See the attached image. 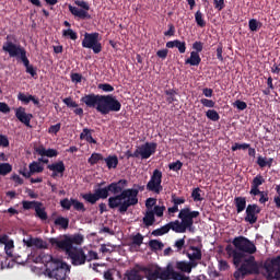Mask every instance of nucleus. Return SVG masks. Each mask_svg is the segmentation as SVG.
<instances>
[{
	"label": "nucleus",
	"mask_w": 280,
	"mask_h": 280,
	"mask_svg": "<svg viewBox=\"0 0 280 280\" xmlns=\"http://www.w3.org/2000/svg\"><path fill=\"white\" fill-rule=\"evenodd\" d=\"M103 185H106V182L97 184L98 188L94 190V194H83L81 197L86 202H90V205H95L97 200H106L109 192L114 194L113 197L108 198V207L109 209H118V213L122 214L126 213L130 207L139 205V189H126V187H128L127 179H120L101 188Z\"/></svg>",
	"instance_id": "nucleus-1"
},
{
	"label": "nucleus",
	"mask_w": 280,
	"mask_h": 280,
	"mask_svg": "<svg viewBox=\"0 0 280 280\" xmlns=\"http://www.w3.org/2000/svg\"><path fill=\"white\" fill-rule=\"evenodd\" d=\"M80 102L85 104L86 108H92L100 115H110V113H119L121 110V102L113 94L90 93L82 96Z\"/></svg>",
	"instance_id": "nucleus-2"
},
{
	"label": "nucleus",
	"mask_w": 280,
	"mask_h": 280,
	"mask_svg": "<svg viewBox=\"0 0 280 280\" xmlns=\"http://www.w3.org/2000/svg\"><path fill=\"white\" fill-rule=\"evenodd\" d=\"M232 245H226L225 252L230 259H232L235 268H238L240 264H242V259L246 257V255H255L257 253V246L253 241L248 240L245 236H236L232 241Z\"/></svg>",
	"instance_id": "nucleus-3"
},
{
	"label": "nucleus",
	"mask_w": 280,
	"mask_h": 280,
	"mask_svg": "<svg viewBox=\"0 0 280 280\" xmlns=\"http://www.w3.org/2000/svg\"><path fill=\"white\" fill-rule=\"evenodd\" d=\"M200 217V212L196 210H191V208L186 207L179 210L178 219L173 221V224L175 225V229L177 230V233H194V220L196 218Z\"/></svg>",
	"instance_id": "nucleus-4"
},
{
	"label": "nucleus",
	"mask_w": 280,
	"mask_h": 280,
	"mask_svg": "<svg viewBox=\"0 0 280 280\" xmlns=\"http://www.w3.org/2000/svg\"><path fill=\"white\" fill-rule=\"evenodd\" d=\"M2 51L8 54L10 58H19L23 62L25 69L32 67V65H30V59L27 58V50L20 44L12 42V35H7L5 42L2 45Z\"/></svg>",
	"instance_id": "nucleus-5"
},
{
	"label": "nucleus",
	"mask_w": 280,
	"mask_h": 280,
	"mask_svg": "<svg viewBox=\"0 0 280 280\" xmlns=\"http://www.w3.org/2000/svg\"><path fill=\"white\" fill-rule=\"evenodd\" d=\"M46 275L49 279L67 280V272H70L69 265L61 260L54 259L52 256H47Z\"/></svg>",
	"instance_id": "nucleus-6"
},
{
	"label": "nucleus",
	"mask_w": 280,
	"mask_h": 280,
	"mask_svg": "<svg viewBox=\"0 0 280 280\" xmlns=\"http://www.w3.org/2000/svg\"><path fill=\"white\" fill-rule=\"evenodd\" d=\"M49 244L56 248V250H69L73 248H80L84 244V235L74 234L72 236L65 235L62 240L51 237ZM75 245V246H74Z\"/></svg>",
	"instance_id": "nucleus-7"
},
{
	"label": "nucleus",
	"mask_w": 280,
	"mask_h": 280,
	"mask_svg": "<svg viewBox=\"0 0 280 280\" xmlns=\"http://www.w3.org/2000/svg\"><path fill=\"white\" fill-rule=\"evenodd\" d=\"M156 148H159L156 142H145L144 144L137 147L133 153L127 151L125 154L127 159H141L142 161H145L150 159L152 154H156Z\"/></svg>",
	"instance_id": "nucleus-8"
},
{
	"label": "nucleus",
	"mask_w": 280,
	"mask_h": 280,
	"mask_svg": "<svg viewBox=\"0 0 280 280\" xmlns=\"http://www.w3.org/2000/svg\"><path fill=\"white\" fill-rule=\"evenodd\" d=\"M140 270L144 272V279L147 280H170L168 267L165 269L161 267H141Z\"/></svg>",
	"instance_id": "nucleus-9"
},
{
	"label": "nucleus",
	"mask_w": 280,
	"mask_h": 280,
	"mask_svg": "<svg viewBox=\"0 0 280 280\" xmlns=\"http://www.w3.org/2000/svg\"><path fill=\"white\" fill-rule=\"evenodd\" d=\"M82 47L84 49H92L93 54H101L102 51V43H100V33H85Z\"/></svg>",
	"instance_id": "nucleus-10"
},
{
	"label": "nucleus",
	"mask_w": 280,
	"mask_h": 280,
	"mask_svg": "<svg viewBox=\"0 0 280 280\" xmlns=\"http://www.w3.org/2000/svg\"><path fill=\"white\" fill-rule=\"evenodd\" d=\"M264 268L266 270V278L268 280H279L280 279V255L272 259H267L264 262Z\"/></svg>",
	"instance_id": "nucleus-11"
},
{
	"label": "nucleus",
	"mask_w": 280,
	"mask_h": 280,
	"mask_svg": "<svg viewBox=\"0 0 280 280\" xmlns=\"http://www.w3.org/2000/svg\"><path fill=\"white\" fill-rule=\"evenodd\" d=\"M61 253H66L72 266H84V264H86V254L84 253V249L82 247L61 249Z\"/></svg>",
	"instance_id": "nucleus-12"
},
{
	"label": "nucleus",
	"mask_w": 280,
	"mask_h": 280,
	"mask_svg": "<svg viewBox=\"0 0 280 280\" xmlns=\"http://www.w3.org/2000/svg\"><path fill=\"white\" fill-rule=\"evenodd\" d=\"M163 172L161 170L155 168L153 174L151 175L150 180L147 184V190L152 191L153 194H161L163 191Z\"/></svg>",
	"instance_id": "nucleus-13"
},
{
	"label": "nucleus",
	"mask_w": 280,
	"mask_h": 280,
	"mask_svg": "<svg viewBox=\"0 0 280 280\" xmlns=\"http://www.w3.org/2000/svg\"><path fill=\"white\" fill-rule=\"evenodd\" d=\"M240 267L245 269L248 275H259V264L255 260V256H244Z\"/></svg>",
	"instance_id": "nucleus-14"
},
{
	"label": "nucleus",
	"mask_w": 280,
	"mask_h": 280,
	"mask_svg": "<svg viewBox=\"0 0 280 280\" xmlns=\"http://www.w3.org/2000/svg\"><path fill=\"white\" fill-rule=\"evenodd\" d=\"M183 255H186V257L189 259V262L197 267L198 261L202 259V249H200V247L190 245L188 249L183 252Z\"/></svg>",
	"instance_id": "nucleus-15"
},
{
	"label": "nucleus",
	"mask_w": 280,
	"mask_h": 280,
	"mask_svg": "<svg viewBox=\"0 0 280 280\" xmlns=\"http://www.w3.org/2000/svg\"><path fill=\"white\" fill-rule=\"evenodd\" d=\"M259 213H261V208H259L257 203H249L245 210V222L256 224Z\"/></svg>",
	"instance_id": "nucleus-16"
},
{
	"label": "nucleus",
	"mask_w": 280,
	"mask_h": 280,
	"mask_svg": "<svg viewBox=\"0 0 280 280\" xmlns=\"http://www.w3.org/2000/svg\"><path fill=\"white\" fill-rule=\"evenodd\" d=\"M15 117L21 121V124H24L26 128H32V119H34L33 114H26L25 107H18L15 109Z\"/></svg>",
	"instance_id": "nucleus-17"
},
{
	"label": "nucleus",
	"mask_w": 280,
	"mask_h": 280,
	"mask_svg": "<svg viewBox=\"0 0 280 280\" xmlns=\"http://www.w3.org/2000/svg\"><path fill=\"white\" fill-rule=\"evenodd\" d=\"M170 231L178 233V230H176V225H174V221L168 222L160 229L153 230L151 235H153L154 237H161V235H166V233H170Z\"/></svg>",
	"instance_id": "nucleus-18"
},
{
	"label": "nucleus",
	"mask_w": 280,
	"mask_h": 280,
	"mask_svg": "<svg viewBox=\"0 0 280 280\" xmlns=\"http://www.w3.org/2000/svg\"><path fill=\"white\" fill-rule=\"evenodd\" d=\"M47 170L52 172L51 178H56V176H58V174H61V176H62L65 174V171L67 170V167L65 166V162L59 161V162L49 164L47 166Z\"/></svg>",
	"instance_id": "nucleus-19"
},
{
	"label": "nucleus",
	"mask_w": 280,
	"mask_h": 280,
	"mask_svg": "<svg viewBox=\"0 0 280 280\" xmlns=\"http://www.w3.org/2000/svg\"><path fill=\"white\" fill-rule=\"evenodd\" d=\"M141 272H143V270H141V267L139 269H129L125 272L124 280H143L145 279V277Z\"/></svg>",
	"instance_id": "nucleus-20"
},
{
	"label": "nucleus",
	"mask_w": 280,
	"mask_h": 280,
	"mask_svg": "<svg viewBox=\"0 0 280 280\" xmlns=\"http://www.w3.org/2000/svg\"><path fill=\"white\" fill-rule=\"evenodd\" d=\"M69 11L73 16L81 19L82 21H86L91 19V14H89V10L79 9L78 7L69 5Z\"/></svg>",
	"instance_id": "nucleus-21"
},
{
	"label": "nucleus",
	"mask_w": 280,
	"mask_h": 280,
	"mask_svg": "<svg viewBox=\"0 0 280 280\" xmlns=\"http://www.w3.org/2000/svg\"><path fill=\"white\" fill-rule=\"evenodd\" d=\"M167 49H178L179 54H185L187 51V43L180 42L179 39L171 40L166 43Z\"/></svg>",
	"instance_id": "nucleus-22"
},
{
	"label": "nucleus",
	"mask_w": 280,
	"mask_h": 280,
	"mask_svg": "<svg viewBox=\"0 0 280 280\" xmlns=\"http://www.w3.org/2000/svg\"><path fill=\"white\" fill-rule=\"evenodd\" d=\"M18 100H19V102H22V104H30L31 102H33V104L35 106H39V104H40V101L38 98H36V96H34L32 94L26 95L23 92H20L18 94Z\"/></svg>",
	"instance_id": "nucleus-23"
},
{
	"label": "nucleus",
	"mask_w": 280,
	"mask_h": 280,
	"mask_svg": "<svg viewBox=\"0 0 280 280\" xmlns=\"http://www.w3.org/2000/svg\"><path fill=\"white\" fill-rule=\"evenodd\" d=\"M175 268L176 270H179L180 272H191V269L192 268H196V265H192V262L187 261V260H179V261H176L175 264Z\"/></svg>",
	"instance_id": "nucleus-24"
},
{
	"label": "nucleus",
	"mask_w": 280,
	"mask_h": 280,
	"mask_svg": "<svg viewBox=\"0 0 280 280\" xmlns=\"http://www.w3.org/2000/svg\"><path fill=\"white\" fill-rule=\"evenodd\" d=\"M264 183H266V179L264 178V176L261 174H258L257 176H255L252 180L249 194L258 191L259 187H261V185H264Z\"/></svg>",
	"instance_id": "nucleus-25"
},
{
	"label": "nucleus",
	"mask_w": 280,
	"mask_h": 280,
	"mask_svg": "<svg viewBox=\"0 0 280 280\" xmlns=\"http://www.w3.org/2000/svg\"><path fill=\"white\" fill-rule=\"evenodd\" d=\"M202 62V58H200V54L196 51L190 52V57L185 60V65H190V67H198Z\"/></svg>",
	"instance_id": "nucleus-26"
},
{
	"label": "nucleus",
	"mask_w": 280,
	"mask_h": 280,
	"mask_svg": "<svg viewBox=\"0 0 280 280\" xmlns=\"http://www.w3.org/2000/svg\"><path fill=\"white\" fill-rule=\"evenodd\" d=\"M108 170H117V165H119V158L117 155H108L107 158H103Z\"/></svg>",
	"instance_id": "nucleus-27"
},
{
	"label": "nucleus",
	"mask_w": 280,
	"mask_h": 280,
	"mask_svg": "<svg viewBox=\"0 0 280 280\" xmlns=\"http://www.w3.org/2000/svg\"><path fill=\"white\" fill-rule=\"evenodd\" d=\"M142 222L147 229L152 226L156 222V218H154V211L148 210L142 219Z\"/></svg>",
	"instance_id": "nucleus-28"
},
{
	"label": "nucleus",
	"mask_w": 280,
	"mask_h": 280,
	"mask_svg": "<svg viewBox=\"0 0 280 280\" xmlns=\"http://www.w3.org/2000/svg\"><path fill=\"white\" fill-rule=\"evenodd\" d=\"M234 205L237 213H242L246 210V197H235Z\"/></svg>",
	"instance_id": "nucleus-29"
},
{
	"label": "nucleus",
	"mask_w": 280,
	"mask_h": 280,
	"mask_svg": "<svg viewBox=\"0 0 280 280\" xmlns=\"http://www.w3.org/2000/svg\"><path fill=\"white\" fill-rule=\"evenodd\" d=\"M4 245V249L12 250L14 248V242L10 241L7 234H0V246Z\"/></svg>",
	"instance_id": "nucleus-30"
},
{
	"label": "nucleus",
	"mask_w": 280,
	"mask_h": 280,
	"mask_svg": "<svg viewBox=\"0 0 280 280\" xmlns=\"http://www.w3.org/2000/svg\"><path fill=\"white\" fill-rule=\"evenodd\" d=\"M166 97L167 104H174V102H178L176 96L178 95V92L174 89H168L164 91Z\"/></svg>",
	"instance_id": "nucleus-31"
},
{
	"label": "nucleus",
	"mask_w": 280,
	"mask_h": 280,
	"mask_svg": "<svg viewBox=\"0 0 280 280\" xmlns=\"http://www.w3.org/2000/svg\"><path fill=\"white\" fill-rule=\"evenodd\" d=\"M252 196H259V200L258 202L260 205H266V202H268L270 200V198L268 197V191H261V190H255L254 192H249Z\"/></svg>",
	"instance_id": "nucleus-32"
},
{
	"label": "nucleus",
	"mask_w": 280,
	"mask_h": 280,
	"mask_svg": "<svg viewBox=\"0 0 280 280\" xmlns=\"http://www.w3.org/2000/svg\"><path fill=\"white\" fill-rule=\"evenodd\" d=\"M54 224L55 226H60V229L67 231V229H69V219L65 217H58L57 219H55Z\"/></svg>",
	"instance_id": "nucleus-33"
},
{
	"label": "nucleus",
	"mask_w": 280,
	"mask_h": 280,
	"mask_svg": "<svg viewBox=\"0 0 280 280\" xmlns=\"http://www.w3.org/2000/svg\"><path fill=\"white\" fill-rule=\"evenodd\" d=\"M168 272H170V280L174 279V280H189V277L178 272V271H174V269L172 267H168Z\"/></svg>",
	"instance_id": "nucleus-34"
},
{
	"label": "nucleus",
	"mask_w": 280,
	"mask_h": 280,
	"mask_svg": "<svg viewBox=\"0 0 280 280\" xmlns=\"http://www.w3.org/2000/svg\"><path fill=\"white\" fill-rule=\"evenodd\" d=\"M100 161H104V155L102 153H92L91 156L88 159L89 165H97Z\"/></svg>",
	"instance_id": "nucleus-35"
},
{
	"label": "nucleus",
	"mask_w": 280,
	"mask_h": 280,
	"mask_svg": "<svg viewBox=\"0 0 280 280\" xmlns=\"http://www.w3.org/2000/svg\"><path fill=\"white\" fill-rule=\"evenodd\" d=\"M262 23L259 22L257 19H250L248 21V27L252 32H259V30H261L262 27Z\"/></svg>",
	"instance_id": "nucleus-36"
},
{
	"label": "nucleus",
	"mask_w": 280,
	"mask_h": 280,
	"mask_svg": "<svg viewBox=\"0 0 280 280\" xmlns=\"http://www.w3.org/2000/svg\"><path fill=\"white\" fill-rule=\"evenodd\" d=\"M236 270L233 273V277L235 280H242V279H246V277H248V273L245 271L244 268H242L241 266L235 267Z\"/></svg>",
	"instance_id": "nucleus-37"
},
{
	"label": "nucleus",
	"mask_w": 280,
	"mask_h": 280,
	"mask_svg": "<svg viewBox=\"0 0 280 280\" xmlns=\"http://www.w3.org/2000/svg\"><path fill=\"white\" fill-rule=\"evenodd\" d=\"M35 215L36 218H39V220H47V211H45V208H43V205H38L36 208H35Z\"/></svg>",
	"instance_id": "nucleus-38"
},
{
	"label": "nucleus",
	"mask_w": 280,
	"mask_h": 280,
	"mask_svg": "<svg viewBox=\"0 0 280 280\" xmlns=\"http://www.w3.org/2000/svg\"><path fill=\"white\" fill-rule=\"evenodd\" d=\"M195 21L199 27H207V22L205 21V18L202 15V12L198 10L195 13Z\"/></svg>",
	"instance_id": "nucleus-39"
},
{
	"label": "nucleus",
	"mask_w": 280,
	"mask_h": 280,
	"mask_svg": "<svg viewBox=\"0 0 280 280\" xmlns=\"http://www.w3.org/2000/svg\"><path fill=\"white\" fill-rule=\"evenodd\" d=\"M206 117L210 119V121H220V114L215 109H208Z\"/></svg>",
	"instance_id": "nucleus-40"
},
{
	"label": "nucleus",
	"mask_w": 280,
	"mask_h": 280,
	"mask_svg": "<svg viewBox=\"0 0 280 280\" xmlns=\"http://www.w3.org/2000/svg\"><path fill=\"white\" fill-rule=\"evenodd\" d=\"M38 205L43 203L39 201H22V207L25 211H30V209H34L36 211V207H38Z\"/></svg>",
	"instance_id": "nucleus-41"
},
{
	"label": "nucleus",
	"mask_w": 280,
	"mask_h": 280,
	"mask_svg": "<svg viewBox=\"0 0 280 280\" xmlns=\"http://www.w3.org/2000/svg\"><path fill=\"white\" fill-rule=\"evenodd\" d=\"M149 246L151 248V250H163V242L159 241V240H151L149 242Z\"/></svg>",
	"instance_id": "nucleus-42"
},
{
	"label": "nucleus",
	"mask_w": 280,
	"mask_h": 280,
	"mask_svg": "<svg viewBox=\"0 0 280 280\" xmlns=\"http://www.w3.org/2000/svg\"><path fill=\"white\" fill-rule=\"evenodd\" d=\"M72 207L75 211H81L84 213L86 211V208L84 207L83 202H80L78 199L71 198Z\"/></svg>",
	"instance_id": "nucleus-43"
},
{
	"label": "nucleus",
	"mask_w": 280,
	"mask_h": 280,
	"mask_svg": "<svg viewBox=\"0 0 280 280\" xmlns=\"http://www.w3.org/2000/svg\"><path fill=\"white\" fill-rule=\"evenodd\" d=\"M12 172L10 163H0V176H8Z\"/></svg>",
	"instance_id": "nucleus-44"
},
{
	"label": "nucleus",
	"mask_w": 280,
	"mask_h": 280,
	"mask_svg": "<svg viewBox=\"0 0 280 280\" xmlns=\"http://www.w3.org/2000/svg\"><path fill=\"white\" fill-rule=\"evenodd\" d=\"M28 167H30L32 174H40V172H43V170H45L38 162H32Z\"/></svg>",
	"instance_id": "nucleus-45"
},
{
	"label": "nucleus",
	"mask_w": 280,
	"mask_h": 280,
	"mask_svg": "<svg viewBox=\"0 0 280 280\" xmlns=\"http://www.w3.org/2000/svg\"><path fill=\"white\" fill-rule=\"evenodd\" d=\"M97 89L103 91V93H113V91H115V88L109 83H100Z\"/></svg>",
	"instance_id": "nucleus-46"
},
{
	"label": "nucleus",
	"mask_w": 280,
	"mask_h": 280,
	"mask_svg": "<svg viewBox=\"0 0 280 280\" xmlns=\"http://www.w3.org/2000/svg\"><path fill=\"white\" fill-rule=\"evenodd\" d=\"M93 132H95V130L83 128L82 132L80 133V139L86 141L88 139L93 137Z\"/></svg>",
	"instance_id": "nucleus-47"
},
{
	"label": "nucleus",
	"mask_w": 280,
	"mask_h": 280,
	"mask_svg": "<svg viewBox=\"0 0 280 280\" xmlns=\"http://www.w3.org/2000/svg\"><path fill=\"white\" fill-rule=\"evenodd\" d=\"M185 237L179 238L175 242V244L173 245V248H175V253H180V250H183V248H185Z\"/></svg>",
	"instance_id": "nucleus-48"
},
{
	"label": "nucleus",
	"mask_w": 280,
	"mask_h": 280,
	"mask_svg": "<svg viewBox=\"0 0 280 280\" xmlns=\"http://www.w3.org/2000/svg\"><path fill=\"white\" fill-rule=\"evenodd\" d=\"M168 168L172 172H180V170H183V162H180V160H177L176 162L168 164Z\"/></svg>",
	"instance_id": "nucleus-49"
},
{
	"label": "nucleus",
	"mask_w": 280,
	"mask_h": 280,
	"mask_svg": "<svg viewBox=\"0 0 280 280\" xmlns=\"http://www.w3.org/2000/svg\"><path fill=\"white\" fill-rule=\"evenodd\" d=\"M62 36H69L71 40H78V33L75 31L68 28L62 31Z\"/></svg>",
	"instance_id": "nucleus-50"
},
{
	"label": "nucleus",
	"mask_w": 280,
	"mask_h": 280,
	"mask_svg": "<svg viewBox=\"0 0 280 280\" xmlns=\"http://www.w3.org/2000/svg\"><path fill=\"white\" fill-rule=\"evenodd\" d=\"M34 244H35L34 245L35 248H39V249L48 248L47 242L43 241V238L35 237Z\"/></svg>",
	"instance_id": "nucleus-51"
},
{
	"label": "nucleus",
	"mask_w": 280,
	"mask_h": 280,
	"mask_svg": "<svg viewBox=\"0 0 280 280\" xmlns=\"http://www.w3.org/2000/svg\"><path fill=\"white\" fill-rule=\"evenodd\" d=\"M131 242L133 246H141V244H143V235L141 233H137L132 236Z\"/></svg>",
	"instance_id": "nucleus-52"
},
{
	"label": "nucleus",
	"mask_w": 280,
	"mask_h": 280,
	"mask_svg": "<svg viewBox=\"0 0 280 280\" xmlns=\"http://www.w3.org/2000/svg\"><path fill=\"white\" fill-rule=\"evenodd\" d=\"M200 191H202L200 188H195L191 192V198L195 202H202V197L200 196Z\"/></svg>",
	"instance_id": "nucleus-53"
},
{
	"label": "nucleus",
	"mask_w": 280,
	"mask_h": 280,
	"mask_svg": "<svg viewBox=\"0 0 280 280\" xmlns=\"http://www.w3.org/2000/svg\"><path fill=\"white\" fill-rule=\"evenodd\" d=\"M250 148L249 143H234L231 148L232 152H237V150H248Z\"/></svg>",
	"instance_id": "nucleus-54"
},
{
	"label": "nucleus",
	"mask_w": 280,
	"mask_h": 280,
	"mask_svg": "<svg viewBox=\"0 0 280 280\" xmlns=\"http://www.w3.org/2000/svg\"><path fill=\"white\" fill-rule=\"evenodd\" d=\"M153 215L158 218H163V213H165V206H154L153 208Z\"/></svg>",
	"instance_id": "nucleus-55"
},
{
	"label": "nucleus",
	"mask_w": 280,
	"mask_h": 280,
	"mask_svg": "<svg viewBox=\"0 0 280 280\" xmlns=\"http://www.w3.org/2000/svg\"><path fill=\"white\" fill-rule=\"evenodd\" d=\"M200 104H202V106L206 108H215V102L213 100L201 98Z\"/></svg>",
	"instance_id": "nucleus-56"
},
{
	"label": "nucleus",
	"mask_w": 280,
	"mask_h": 280,
	"mask_svg": "<svg viewBox=\"0 0 280 280\" xmlns=\"http://www.w3.org/2000/svg\"><path fill=\"white\" fill-rule=\"evenodd\" d=\"M60 206L62 207V209H66V211H70L73 203L71 199L69 200V198H65L60 201Z\"/></svg>",
	"instance_id": "nucleus-57"
},
{
	"label": "nucleus",
	"mask_w": 280,
	"mask_h": 280,
	"mask_svg": "<svg viewBox=\"0 0 280 280\" xmlns=\"http://www.w3.org/2000/svg\"><path fill=\"white\" fill-rule=\"evenodd\" d=\"M234 106L237 108V110H246L248 108V104L241 100L235 101Z\"/></svg>",
	"instance_id": "nucleus-58"
},
{
	"label": "nucleus",
	"mask_w": 280,
	"mask_h": 280,
	"mask_svg": "<svg viewBox=\"0 0 280 280\" xmlns=\"http://www.w3.org/2000/svg\"><path fill=\"white\" fill-rule=\"evenodd\" d=\"M63 104H66V106H68V108H78V104L75 103V101H73V98L71 97H66L62 100Z\"/></svg>",
	"instance_id": "nucleus-59"
},
{
	"label": "nucleus",
	"mask_w": 280,
	"mask_h": 280,
	"mask_svg": "<svg viewBox=\"0 0 280 280\" xmlns=\"http://www.w3.org/2000/svg\"><path fill=\"white\" fill-rule=\"evenodd\" d=\"M60 128H62V125L60 122H58L56 125H51L48 128V132H49V135H58V132H60Z\"/></svg>",
	"instance_id": "nucleus-60"
},
{
	"label": "nucleus",
	"mask_w": 280,
	"mask_h": 280,
	"mask_svg": "<svg viewBox=\"0 0 280 280\" xmlns=\"http://www.w3.org/2000/svg\"><path fill=\"white\" fill-rule=\"evenodd\" d=\"M172 202L175 206L185 205V197H177L176 195H172Z\"/></svg>",
	"instance_id": "nucleus-61"
},
{
	"label": "nucleus",
	"mask_w": 280,
	"mask_h": 280,
	"mask_svg": "<svg viewBox=\"0 0 280 280\" xmlns=\"http://www.w3.org/2000/svg\"><path fill=\"white\" fill-rule=\"evenodd\" d=\"M95 259H100V256L97 255V252L89 250L86 255V261H93Z\"/></svg>",
	"instance_id": "nucleus-62"
},
{
	"label": "nucleus",
	"mask_w": 280,
	"mask_h": 280,
	"mask_svg": "<svg viewBox=\"0 0 280 280\" xmlns=\"http://www.w3.org/2000/svg\"><path fill=\"white\" fill-rule=\"evenodd\" d=\"M156 205V199L155 198H148L145 201V207L148 211H152V207H155Z\"/></svg>",
	"instance_id": "nucleus-63"
},
{
	"label": "nucleus",
	"mask_w": 280,
	"mask_h": 280,
	"mask_svg": "<svg viewBox=\"0 0 280 280\" xmlns=\"http://www.w3.org/2000/svg\"><path fill=\"white\" fill-rule=\"evenodd\" d=\"M26 73L32 75L34 79L38 78V72H36V68H34V66H28L26 68Z\"/></svg>",
	"instance_id": "nucleus-64"
}]
</instances>
